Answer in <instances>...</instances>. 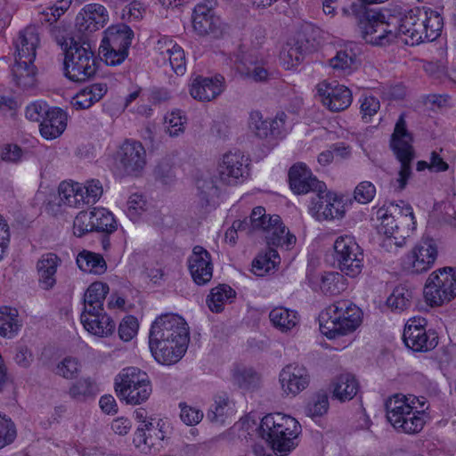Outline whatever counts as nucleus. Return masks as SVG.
Segmentation results:
<instances>
[{
	"label": "nucleus",
	"mask_w": 456,
	"mask_h": 456,
	"mask_svg": "<svg viewBox=\"0 0 456 456\" xmlns=\"http://www.w3.org/2000/svg\"><path fill=\"white\" fill-rule=\"evenodd\" d=\"M356 62V54L352 49H343L330 60V67L343 74H349L354 68Z\"/></svg>",
	"instance_id": "8fccbe9b"
},
{
	"label": "nucleus",
	"mask_w": 456,
	"mask_h": 456,
	"mask_svg": "<svg viewBox=\"0 0 456 456\" xmlns=\"http://www.w3.org/2000/svg\"><path fill=\"white\" fill-rule=\"evenodd\" d=\"M20 327L18 311L9 306L0 307V335L4 338H13Z\"/></svg>",
	"instance_id": "79ce46f5"
},
{
	"label": "nucleus",
	"mask_w": 456,
	"mask_h": 456,
	"mask_svg": "<svg viewBox=\"0 0 456 456\" xmlns=\"http://www.w3.org/2000/svg\"><path fill=\"white\" fill-rule=\"evenodd\" d=\"M12 74L15 84L23 88H31L36 84V71L33 61L15 59L12 69Z\"/></svg>",
	"instance_id": "e433bc0d"
},
{
	"label": "nucleus",
	"mask_w": 456,
	"mask_h": 456,
	"mask_svg": "<svg viewBox=\"0 0 456 456\" xmlns=\"http://www.w3.org/2000/svg\"><path fill=\"white\" fill-rule=\"evenodd\" d=\"M312 205L311 210L316 213L318 218L335 219L343 216L341 202L334 194L326 191V187L312 199Z\"/></svg>",
	"instance_id": "c756f323"
},
{
	"label": "nucleus",
	"mask_w": 456,
	"mask_h": 456,
	"mask_svg": "<svg viewBox=\"0 0 456 456\" xmlns=\"http://www.w3.org/2000/svg\"><path fill=\"white\" fill-rule=\"evenodd\" d=\"M301 427L297 420L282 413L268 414L260 422L261 436L272 445L273 451L285 456L297 445Z\"/></svg>",
	"instance_id": "39448f33"
},
{
	"label": "nucleus",
	"mask_w": 456,
	"mask_h": 456,
	"mask_svg": "<svg viewBox=\"0 0 456 456\" xmlns=\"http://www.w3.org/2000/svg\"><path fill=\"white\" fill-rule=\"evenodd\" d=\"M100 53L107 65L116 66L122 63L128 55V51L100 45Z\"/></svg>",
	"instance_id": "69168bd1"
},
{
	"label": "nucleus",
	"mask_w": 456,
	"mask_h": 456,
	"mask_svg": "<svg viewBox=\"0 0 456 456\" xmlns=\"http://www.w3.org/2000/svg\"><path fill=\"white\" fill-rule=\"evenodd\" d=\"M333 397L340 402L352 400L359 390V382L351 373H343L335 379L332 383Z\"/></svg>",
	"instance_id": "f704fd0d"
},
{
	"label": "nucleus",
	"mask_w": 456,
	"mask_h": 456,
	"mask_svg": "<svg viewBox=\"0 0 456 456\" xmlns=\"http://www.w3.org/2000/svg\"><path fill=\"white\" fill-rule=\"evenodd\" d=\"M115 391L119 399L136 405L148 400L152 389L146 372L135 367H128L117 375Z\"/></svg>",
	"instance_id": "6e6552de"
},
{
	"label": "nucleus",
	"mask_w": 456,
	"mask_h": 456,
	"mask_svg": "<svg viewBox=\"0 0 456 456\" xmlns=\"http://www.w3.org/2000/svg\"><path fill=\"white\" fill-rule=\"evenodd\" d=\"M329 409L328 395L324 392H319L313 395L307 403L305 411L311 418L322 416Z\"/></svg>",
	"instance_id": "4d7b16f0"
},
{
	"label": "nucleus",
	"mask_w": 456,
	"mask_h": 456,
	"mask_svg": "<svg viewBox=\"0 0 456 456\" xmlns=\"http://www.w3.org/2000/svg\"><path fill=\"white\" fill-rule=\"evenodd\" d=\"M118 159L127 175L138 176L146 166V151L139 142L126 141L119 147Z\"/></svg>",
	"instance_id": "4468645a"
},
{
	"label": "nucleus",
	"mask_w": 456,
	"mask_h": 456,
	"mask_svg": "<svg viewBox=\"0 0 456 456\" xmlns=\"http://www.w3.org/2000/svg\"><path fill=\"white\" fill-rule=\"evenodd\" d=\"M378 218L381 220L379 232L384 238L381 247L388 252H395L403 247L406 239L415 229L412 208L404 201L389 203L378 210Z\"/></svg>",
	"instance_id": "f03ea898"
},
{
	"label": "nucleus",
	"mask_w": 456,
	"mask_h": 456,
	"mask_svg": "<svg viewBox=\"0 0 456 456\" xmlns=\"http://www.w3.org/2000/svg\"><path fill=\"white\" fill-rule=\"evenodd\" d=\"M61 263L54 253L43 254L36 264L39 287L44 290L52 289L57 282V269Z\"/></svg>",
	"instance_id": "bb28decb"
},
{
	"label": "nucleus",
	"mask_w": 456,
	"mask_h": 456,
	"mask_svg": "<svg viewBox=\"0 0 456 456\" xmlns=\"http://www.w3.org/2000/svg\"><path fill=\"white\" fill-rule=\"evenodd\" d=\"M216 2L207 0L198 4L193 10L192 26L200 36L216 34L220 31L221 21L216 16L214 7Z\"/></svg>",
	"instance_id": "aec40b11"
},
{
	"label": "nucleus",
	"mask_w": 456,
	"mask_h": 456,
	"mask_svg": "<svg viewBox=\"0 0 456 456\" xmlns=\"http://www.w3.org/2000/svg\"><path fill=\"white\" fill-rule=\"evenodd\" d=\"M317 94L324 106L331 111H342L352 103V93L343 85L325 81L317 85Z\"/></svg>",
	"instance_id": "dca6fc26"
},
{
	"label": "nucleus",
	"mask_w": 456,
	"mask_h": 456,
	"mask_svg": "<svg viewBox=\"0 0 456 456\" xmlns=\"http://www.w3.org/2000/svg\"><path fill=\"white\" fill-rule=\"evenodd\" d=\"M224 89V78L222 76L214 77H197L190 87L191 95L199 101L209 102L216 98Z\"/></svg>",
	"instance_id": "a878e982"
},
{
	"label": "nucleus",
	"mask_w": 456,
	"mask_h": 456,
	"mask_svg": "<svg viewBox=\"0 0 456 456\" xmlns=\"http://www.w3.org/2000/svg\"><path fill=\"white\" fill-rule=\"evenodd\" d=\"M424 397L395 395L386 403L387 419L398 431L405 434L419 433L428 418Z\"/></svg>",
	"instance_id": "7ed1b4c3"
},
{
	"label": "nucleus",
	"mask_w": 456,
	"mask_h": 456,
	"mask_svg": "<svg viewBox=\"0 0 456 456\" xmlns=\"http://www.w3.org/2000/svg\"><path fill=\"white\" fill-rule=\"evenodd\" d=\"M166 132L172 137L178 136L185 130L186 118L180 110L170 112L165 117Z\"/></svg>",
	"instance_id": "13d9d810"
},
{
	"label": "nucleus",
	"mask_w": 456,
	"mask_h": 456,
	"mask_svg": "<svg viewBox=\"0 0 456 456\" xmlns=\"http://www.w3.org/2000/svg\"><path fill=\"white\" fill-rule=\"evenodd\" d=\"M191 275L198 285H205L213 276V265L210 254L201 246H195L188 258Z\"/></svg>",
	"instance_id": "b1692460"
},
{
	"label": "nucleus",
	"mask_w": 456,
	"mask_h": 456,
	"mask_svg": "<svg viewBox=\"0 0 456 456\" xmlns=\"http://www.w3.org/2000/svg\"><path fill=\"white\" fill-rule=\"evenodd\" d=\"M314 49V42L306 38L304 33H299L283 46L280 54L281 62L286 69H292L297 67L304 57Z\"/></svg>",
	"instance_id": "a211bd4d"
},
{
	"label": "nucleus",
	"mask_w": 456,
	"mask_h": 456,
	"mask_svg": "<svg viewBox=\"0 0 456 456\" xmlns=\"http://www.w3.org/2000/svg\"><path fill=\"white\" fill-rule=\"evenodd\" d=\"M94 232L92 210L80 211L73 222V233L77 237H82L88 232Z\"/></svg>",
	"instance_id": "bf43d9fd"
},
{
	"label": "nucleus",
	"mask_w": 456,
	"mask_h": 456,
	"mask_svg": "<svg viewBox=\"0 0 456 456\" xmlns=\"http://www.w3.org/2000/svg\"><path fill=\"white\" fill-rule=\"evenodd\" d=\"M418 16H419V8L416 7L409 10L403 17L397 18L398 36L403 35L405 37L404 39H410V32L412 31Z\"/></svg>",
	"instance_id": "e2e57ef3"
},
{
	"label": "nucleus",
	"mask_w": 456,
	"mask_h": 456,
	"mask_svg": "<svg viewBox=\"0 0 456 456\" xmlns=\"http://www.w3.org/2000/svg\"><path fill=\"white\" fill-rule=\"evenodd\" d=\"M81 364L77 358L67 356L55 367L54 373L66 379H76L80 372Z\"/></svg>",
	"instance_id": "6e6d98bb"
},
{
	"label": "nucleus",
	"mask_w": 456,
	"mask_h": 456,
	"mask_svg": "<svg viewBox=\"0 0 456 456\" xmlns=\"http://www.w3.org/2000/svg\"><path fill=\"white\" fill-rule=\"evenodd\" d=\"M60 203L71 208H82L86 205L84 188L79 183L62 182L58 189Z\"/></svg>",
	"instance_id": "c9c22d12"
},
{
	"label": "nucleus",
	"mask_w": 456,
	"mask_h": 456,
	"mask_svg": "<svg viewBox=\"0 0 456 456\" xmlns=\"http://www.w3.org/2000/svg\"><path fill=\"white\" fill-rule=\"evenodd\" d=\"M247 161L244 154L239 151L224 154L217 166L221 182L226 184L238 183L246 174Z\"/></svg>",
	"instance_id": "f3484780"
},
{
	"label": "nucleus",
	"mask_w": 456,
	"mask_h": 456,
	"mask_svg": "<svg viewBox=\"0 0 456 456\" xmlns=\"http://www.w3.org/2000/svg\"><path fill=\"white\" fill-rule=\"evenodd\" d=\"M16 437V428L11 419L0 413V449L12 444Z\"/></svg>",
	"instance_id": "0e129e2a"
},
{
	"label": "nucleus",
	"mask_w": 456,
	"mask_h": 456,
	"mask_svg": "<svg viewBox=\"0 0 456 456\" xmlns=\"http://www.w3.org/2000/svg\"><path fill=\"white\" fill-rule=\"evenodd\" d=\"M289 180L291 190L297 194H305L309 191L319 193L325 188V184L314 177L306 166L302 163L290 167Z\"/></svg>",
	"instance_id": "393cba45"
},
{
	"label": "nucleus",
	"mask_w": 456,
	"mask_h": 456,
	"mask_svg": "<svg viewBox=\"0 0 456 456\" xmlns=\"http://www.w3.org/2000/svg\"><path fill=\"white\" fill-rule=\"evenodd\" d=\"M67 114L61 109H51L42 123L39 124L40 134L46 140L58 138L67 127Z\"/></svg>",
	"instance_id": "7c9ffc66"
},
{
	"label": "nucleus",
	"mask_w": 456,
	"mask_h": 456,
	"mask_svg": "<svg viewBox=\"0 0 456 456\" xmlns=\"http://www.w3.org/2000/svg\"><path fill=\"white\" fill-rule=\"evenodd\" d=\"M424 297L430 305H441L456 297V270L444 267L433 272L428 278Z\"/></svg>",
	"instance_id": "9d476101"
},
{
	"label": "nucleus",
	"mask_w": 456,
	"mask_h": 456,
	"mask_svg": "<svg viewBox=\"0 0 456 456\" xmlns=\"http://www.w3.org/2000/svg\"><path fill=\"white\" fill-rule=\"evenodd\" d=\"M59 44L65 52L64 69L69 79L82 82L94 75L95 59L88 43H80L73 37H68Z\"/></svg>",
	"instance_id": "0eeeda50"
},
{
	"label": "nucleus",
	"mask_w": 456,
	"mask_h": 456,
	"mask_svg": "<svg viewBox=\"0 0 456 456\" xmlns=\"http://www.w3.org/2000/svg\"><path fill=\"white\" fill-rule=\"evenodd\" d=\"M397 22V17L390 15L388 11L364 10L358 27L366 43L383 46L398 37Z\"/></svg>",
	"instance_id": "423d86ee"
},
{
	"label": "nucleus",
	"mask_w": 456,
	"mask_h": 456,
	"mask_svg": "<svg viewBox=\"0 0 456 456\" xmlns=\"http://www.w3.org/2000/svg\"><path fill=\"white\" fill-rule=\"evenodd\" d=\"M150 207L146 198L140 193H133L127 200L126 215L130 220L136 222Z\"/></svg>",
	"instance_id": "5fc2aeb1"
},
{
	"label": "nucleus",
	"mask_w": 456,
	"mask_h": 456,
	"mask_svg": "<svg viewBox=\"0 0 456 456\" xmlns=\"http://www.w3.org/2000/svg\"><path fill=\"white\" fill-rule=\"evenodd\" d=\"M412 291L404 286H397L387 299V305L392 310L403 311L411 305Z\"/></svg>",
	"instance_id": "3c124183"
},
{
	"label": "nucleus",
	"mask_w": 456,
	"mask_h": 456,
	"mask_svg": "<svg viewBox=\"0 0 456 456\" xmlns=\"http://www.w3.org/2000/svg\"><path fill=\"white\" fill-rule=\"evenodd\" d=\"M154 49L156 53L159 56V61H162L163 64L168 62L171 69L177 75H183L185 72L184 51L173 39L167 37L159 38Z\"/></svg>",
	"instance_id": "4be33fe9"
},
{
	"label": "nucleus",
	"mask_w": 456,
	"mask_h": 456,
	"mask_svg": "<svg viewBox=\"0 0 456 456\" xmlns=\"http://www.w3.org/2000/svg\"><path fill=\"white\" fill-rule=\"evenodd\" d=\"M335 258L342 273L356 277L363 267V252L355 240L348 235L339 236L334 242Z\"/></svg>",
	"instance_id": "9b49d317"
},
{
	"label": "nucleus",
	"mask_w": 456,
	"mask_h": 456,
	"mask_svg": "<svg viewBox=\"0 0 456 456\" xmlns=\"http://www.w3.org/2000/svg\"><path fill=\"white\" fill-rule=\"evenodd\" d=\"M109 14L106 8L99 4H86L76 17V27L82 33H93L107 23Z\"/></svg>",
	"instance_id": "5701e85b"
},
{
	"label": "nucleus",
	"mask_w": 456,
	"mask_h": 456,
	"mask_svg": "<svg viewBox=\"0 0 456 456\" xmlns=\"http://www.w3.org/2000/svg\"><path fill=\"white\" fill-rule=\"evenodd\" d=\"M80 321L87 332L99 338H108L116 330V322L104 309L83 311Z\"/></svg>",
	"instance_id": "412c9836"
},
{
	"label": "nucleus",
	"mask_w": 456,
	"mask_h": 456,
	"mask_svg": "<svg viewBox=\"0 0 456 456\" xmlns=\"http://www.w3.org/2000/svg\"><path fill=\"white\" fill-rule=\"evenodd\" d=\"M196 186L200 196L207 202L218 194V187L208 171L202 172L197 176Z\"/></svg>",
	"instance_id": "603ef678"
},
{
	"label": "nucleus",
	"mask_w": 456,
	"mask_h": 456,
	"mask_svg": "<svg viewBox=\"0 0 456 456\" xmlns=\"http://www.w3.org/2000/svg\"><path fill=\"white\" fill-rule=\"evenodd\" d=\"M272 325L282 333L293 331L299 324L300 316L295 310L278 306L269 314Z\"/></svg>",
	"instance_id": "72a5a7b5"
},
{
	"label": "nucleus",
	"mask_w": 456,
	"mask_h": 456,
	"mask_svg": "<svg viewBox=\"0 0 456 456\" xmlns=\"http://www.w3.org/2000/svg\"><path fill=\"white\" fill-rule=\"evenodd\" d=\"M320 288L326 295H338L346 289V283L341 273L330 272L322 276Z\"/></svg>",
	"instance_id": "09e8293b"
},
{
	"label": "nucleus",
	"mask_w": 456,
	"mask_h": 456,
	"mask_svg": "<svg viewBox=\"0 0 456 456\" xmlns=\"http://www.w3.org/2000/svg\"><path fill=\"white\" fill-rule=\"evenodd\" d=\"M265 237L268 245L284 248L285 249H289L296 243V237L286 231L281 220Z\"/></svg>",
	"instance_id": "a18cd8bd"
},
{
	"label": "nucleus",
	"mask_w": 456,
	"mask_h": 456,
	"mask_svg": "<svg viewBox=\"0 0 456 456\" xmlns=\"http://www.w3.org/2000/svg\"><path fill=\"white\" fill-rule=\"evenodd\" d=\"M279 382L282 393L294 397L309 386L310 375L303 365L289 363L281 369Z\"/></svg>",
	"instance_id": "2eb2a0df"
},
{
	"label": "nucleus",
	"mask_w": 456,
	"mask_h": 456,
	"mask_svg": "<svg viewBox=\"0 0 456 456\" xmlns=\"http://www.w3.org/2000/svg\"><path fill=\"white\" fill-rule=\"evenodd\" d=\"M109 290L108 284L102 281L93 282L85 292L83 311L103 309V302Z\"/></svg>",
	"instance_id": "4c0bfd02"
},
{
	"label": "nucleus",
	"mask_w": 456,
	"mask_h": 456,
	"mask_svg": "<svg viewBox=\"0 0 456 456\" xmlns=\"http://www.w3.org/2000/svg\"><path fill=\"white\" fill-rule=\"evenodd\" d=\"M166 433L160 421L149 422L139 426L134 435L133 442L140 450L146 452L152 448H158L164 440Z\"/></svg>",
	"instance_id": "cd10ccee"
},
{
	"label": "nucleus",
	"mask_w": 456,
	"mask_h": 456,
	"mask_svg": "<svg viewBox=\"0 0 456 456\" xmlns=\"http://www.w3.org/2000/svg\"><path fill=\"white\" fill-rule=\"evenodd\" d=\"M232 67L245 79L254 82L266 81L269 77L268 69L262 61H259L249 53L239 52L231 59Z\"/></svg>",
	"instance_id": "6ab92c4d"
},
{
	"label": "nucleus",
	"mask_w": 456,
	"mask_h": 456,
	"mask_svg": "<svg viewBox=\"0 0 456 456\" xmlns=\"http://www.w3.org/2000/svg\"><path fill=\"white\" fill-rule=\"evenodd\" d=\"M97 388L95 383L89 378L81 379L69 387V395L75 399L86 398L95 395Z\"/></svg>",
	"instance_id": "052dcab7"
},
{
	"label": "nucleus",
	"mask_w": 456,
	"mask_h": 456,
	"mask_svg": "<svg viewBox=\"0 0 456 456\" xmlns=\"http://www.w3.org/2000/svg\"><path fill=\"white\" fill-rule=\"evenodd\" d=\"M280 263L278 252L269 248L265 253L258 254L252 262V272L257 276H264L273 270Z\"/></svg>",
	"instance_id": "37998d69"
},
{
	"label": "nucleus",
	"mask_w": 456,
	"mask_h": 456,
	"mask_svg": "<svg viewBox=\"0 0 456 456\" xmlns=\"http://www.w3.org/2000/svg\"><path fill=\"white\" fill-rule=\"evenodd\" d=\"M427 321L422 317L410 319L404 328L403 338L405 345L415 352H427L436 347L437 338L426 330Z\"/></svg>",
	"instance_id": "f8f14e48"
},
{
	"label": "nucleus",
	"mask_w": 456,
	"mask_h": 456,
	"mask_svg": "<svg viewBox=\"0 0 456 456\" xmlns=\"http://www.w3.org/2000/svg\"><path fill=\"white\" fill-rule=\"evenodd\" d=\"M39 45V33L36 27L29 26L19 33L14 41L15 59L34 61Z\"/></svg>",
	"instance_id": "c85d7f7f"
},
{
	"label": "nucleus",
	"mask_w": 456,
	"mask_h": 456,
	"mask_svg": "<svg viewBox=\"0 0 456 456\" xmlns=\"http://www.w3.org/2000/svg\"><path fill=\"white\" fill-rule=\"evenodd\" d=\"M190 341L185 321L176 314H163L151 325L149 346L154 359L162 364H174L184 354Z\"/></svg>",
	"instance_id": "f257e3e1"
},
{
	"label": "nucleus",
	"mask_w": 456,
	"mask_h": 456,
	"mask_svg": "<svg viewBox=\"0 0 456 456\" xmlns=\"http://www.w3.org/2000/svg\"><path fill=\"white\" fill-rule=\"evenodd\" d=\"M437 257V248L432 239L419 241L406 255L404 269L411 273H422L428 271Z\"/></svg>",
	"instance_id": "ddd939ff"
},
{
	"label": "nucleus",
	"mask_w": 456,
	"mask_h": 456,
	"mask_svg": "<svg viewBox=\"0 0 456 456\" xmlns=\"http://www.w3.org/2000/svg\"><path fill=\"white\" fill-rule=\"evenodd\" d=\"M248 128L256 136L261 139L271 135L270 120L265 119L262 113L257 110L250 112Z\"/></svg>",
	"instance_id": "864d4df0"
},
{
	"label": "nucleus",
	"mask_w": 456,
	"mask_h": 456,
	"mask_svg": "<svg viewBox=\"0 0 456 456\" xmlns=\"http://www.w3.org/2000/svg\"><path fill=\"white\" fill-rule=\"evenodd\" d=\"M411 142L412 137L406 129V122L402 115L395 124L391 140V148L401 163L398 177L395 182V188L398 191L406 187L411 175V163L414 157Z\"/></svg>",
	"instance_id": "1a4fd4ad"
},
{
	"label": "nucleus",
	"mask_w": 456,
	"mask_h": 456,
	"mask_svg": "<svg viewBox=\"0 0 456 456\" xmlns=\"http://www.w3.org/2000/svg\"><path fill=\"white\" fill-rule=\"evenodd\" d=\"M362 321V310L348 299L327 306L320 315V330L330 339L354 332Z\"/></svg>",
	"instance_id": "20e7f679"
},
{
	"label": "nucleus",
	"mask_w": 456,
	"mask_h": 456,
	"mask_svg": "<svg viewBox=\"0 0 456 456\" xmlns=\"http://www.w3.org/2000/svg\"><path fill=\"white\" fill-rule=\"evenodd\" d=\"M84 188V200L86 205L94 204L102 195L103 189L99 180L92 179L87 181Z\"/></svg>",
	"instance_id": "774afa93"
},
{
	"label": "nucleus",
	"mask_w": 456,
	"mask_h": 456,
	"mask_svg": "<svg viewBox=\"0 0 456 456\" xmlns=\"http://www.w3.org/2000/svg\"><path fill=\"white\" fill-rule=\"evenodd\" d=\"M94 232L111 233L117 230L113 214L104 208L92 209Z\"/></svg>",
	"instance_id": "49530a36"
},
{
	"label": "nucleus",
	"mask_w": 456,
	"mask_h": 456,
	"mask_svg": "<svg viewBox=\"0 0 456 456\" xmlns=\"http://www.w3.org/2000/svg\"><path fill=\"white\" fill-rule=\"evenodd\" d=\"M235 291L228 285L222 284L213 288L207 297V305L212 312L220 313L226 304L235 298Z\"/></svg>",
	"instance_id": "58836bf2"
},
{
	"label": "nucleus",
	"mask_w": 456,
	"mask_h": 456,
	"mask_svg": "<svg viewBox=\"0 0 456 456\" xmlns=\"http://www.w3.org/2000/svg\"><path fill=\"white\" fill-rule=\"evenodd\" d=\"M133 37L132 29L125 24H119L108 28L101 45L104 47H115L128 51Z\"/></svg>",
	"instance_id": "2f4dec72"
},
{
	"label": "nucleus",
	"mask_w": 456,
	"mask_h": 456,
	"mask_svg": "<svg viewBox=\"0 0 456 456\" xmlns=\"http://www.w3.org/2000/svg\"><path fill=\"white\" fill-rule=\"evenodd\" d=\"M233 412V403L225 396H218L208 412V419L212 422L224 423Z\"/></svg>",
	"instance_id": "de8ad7c7"
},
{
	"label": "nucleus",
	"mask_w": 456,
	"mask_h": 456,
	"mask_svg": "<svg viewBox=\"0 0 456 456\" xmlns=\"http://www.w3.org/2000/svg\"><path fill=\"white\" fill-rule=\"evenodd\" d=\"M108 86L105 83L92 84L81 89L71 100V105L76 110L89 109L99 102L107 93Z\"/></svg>",
	"instance_id": "473e14b6"
},
{
	"label": "nucleus",
	"mask_w": 456,
	"mask_h": 456,
	"mask_svg": "<svg viewBox=\"0 0 456 456\" xmlns=\"http://www.w3.org/2000/svg\"><path fill=\"white\" fill-rule=\"evenodd\" d=\"M138 322L132 315L126 316L118 326V336L125 342L130 341L138 330Z\"/></svg>",
	"instance_id": "338daca9"
},
{
	"label": "nucleus",
	"mask_w": 456,
	"mask_h": 456,
	"mask_svg": "<svg viewBox=\"0 0 456 456\" xmlns=\"http://www.w3.org/2000/svg\"><path fill=\"white\" fill-rule=\"evenodd\" d=\"M419 16H421V20L428 32V41H434L440 36L444 26L440 12L431 8L423 7L419 8Z\"/></svg>",
	"instance_id": "a19ab883"
},
{
	"label": "nucleus",
	"mask_w": 456,
	"mask_h": 456,
	"mask_svg": "<svg viewBox=\"0 0 456 456\" xmlns=\"http://www.w3.org/2000/svg\"><path fill=\"white\" fill-rule=\"evenodd\" d=\"M265 237L268 245L284 248L285 249H289L296 243V237L286 231L281 220Z\"/></svg>",
	"instance_id": "c03bdc74"
},
{
	"label": "nucleus",
	"mask_w": 456,
	"mask_h": 456,
	"mask_svg": "<svg viewBox=\"0 0 456 456\" xmlns=\"http://www.w3.org/2000/svg\"><path fill=\"white\" fill-rule=\"evenodd\" d=\"M77 264L82 271L94 274H102L107 269L102 256L88 250H83L77 255Z\"/></svg>",
	"instance_id": "ea45409f"
},
{
	"label": "nucleus",
	"mask_w": 456,
	"mask_h": 456,
	"mask_svg": "<svg viewBox=\"0 0 456 456\" xmlns=\"http://www.w3.org/2000/svg\"><path fill=\"white\" fill-rule=\"evenodd\" d=\"M50 110L51 109L45 102L36 101L27 105L25 109V117L31 122L41 124Z\"/></svg>",
	"instance_id": "680f3d73"
}]
</instances>
